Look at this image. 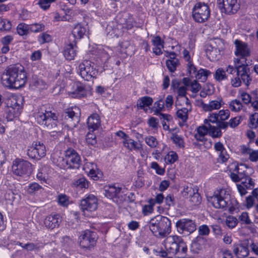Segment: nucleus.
Instances as JSON below:
<instances>
[{
    "label": "nucleus",
    "mask_w": 258,
    "mask_h": 258,
    "mask_svg": "<svg viewBox=\"0 0 258 258\" xmlns=\"http://www.w3.org/2000/svg\"><path fill=\"white\" fill-rule=\"evenodd\" d=\"M26 74L24 68L16 64L8 68L2 76V82L6 87L18 89L26 82Z\"/></svg>",
    "instance_id": "f257e3e1"
},
{
    "label": "nucleus",
    "mask_w": 258,
    "mask_h": 258,
    "mask_svg": "<svg viewBox=\"0 0 258 258\" xmlns=\"http://www.w3.org/2000/svg\"><path fill=\"white\" fill-rule=\"evenodd\" d=\"M148 226L151 232L156 236H165L171 231V221L167 217L160 215L151 219Z\"/></svg>",
    "instance_id": "f03ea898"
},
{
    "label": "nucleus",
    "mask_w": 258,
    "mask_h": 258,
    "mask_svg": "<svg viewBox=\"0 0 258 258\" xmlns=\"http://www.w3.org/2000/svg\"><path fill=\"white\" fill-rule=\"evenodd\" d=\"M166 250L170 253L175 254L178 253H185L187 246L182 238L177 235L169 236L164 240Z\"/></svg>",
    "instance_id": "7ed1b4c3"
},
{
    "label": "nucleus",
    "mask_w": 258,
    "mask_h": 258,
    "mask_svg": "<svg viewBox=\"0 0 258 258\" xmlns=\"http://www.w3.org/2000/svg\"><path fill=\"white\" fill-rule=\"evenodd\" d=\"M235 45V55L239 57L235 58L234 64L246 63V57L250 56L251 49L248 45L241 40L236 39L234 41Z\"/></svg>",
    "instance_id": "20e7f679"
},
{
    "label": "nucleus",
    "mask_w": 258,
    "mask_h": 258,
    "mask_svg": "<svg viewBox=\"0 0 258 258\" xmlns=\"http://www.w3.org/2000/svg\"><path fill=\"white\" fill-rule=\"evenodd\" d=\"M229 199V192L226 189L221 188L215 190L208 200L215 208H223L228 205Z\"/></svg>",
    "instance_id": "39448f33"
},
{
    "label": "nucleus",
    "mask_w": 258,
    "mask_h": 258,
    "mask_svg": "<svg viewBox=\"0 0 258 258\" xmlns=\"http://www.w3.org/2000/svg\"><path fill=\"white\" fill-rule=\"evenodd\" d=\"M223 46L224 43L220 39L217 38L211 40L206 46V53L208 58L211 61L218 60Z\"/></svg>",
    "instance_id": "423d86ee"
},
{
    "label": "nucleus",
    "mask_w": 258,
    "mask_h": 258,
    "mask_svg": "<svg viewBox=\"0 0 258 258\" xmlns=\"http://www.w3.org/2000/svg\"><path fill=\"white\" fill-rule=\"evenodd\" d=\"M210 16L209 6L204 3H197L192 10V17L197 22L203 23L207 21Z\"/></svg>",
    "instance_id": "0eeeda50"
},
{
    "label": "nucleus",
    "mask_w": 258,
    "mask_h": 258,
    "mask_svg": "<svg viewBox=\"0 0 258 258\" xmlns=\"http://www.w3.org/2000/svg\"><path fill=\"white\" fill-rule=\"evenodd\" d=\"M228 168L230 172V178L235 182L240 181L241 179H243L247 174V167L243 164H238L237 162H234L228 166Z\"/></svg>",
    "instance_id": "6e6552de"
},
{
    "label": "nucleus",
    "mask_w": 258,
    "mask_h": 258,
    "mask_svg": "<svg viewBox=\"0 0 258 258\" xmlns=\"http://www.w3.org/2000/svg\"><path fill=\"white\" fill-rule=\"evenodd\" d=\"M79 239L80 245L83 249L90 250L96 245V234L94 232L86 230L80 236Z\"/></svg>",
    "instance_id": "1a4fd4ad"
},
{
    "label": "nucleus",
    "mask_w": 258,
    "mask_h": 258,
    "mask_svg": "<svg viewBox=\"0 0 258 258\" xmlns=\"http://www.w3.org/2000/svg\"><path fill=\"white\" fill-rule=\"evenodd\" d=\"M79 72L81 77L87 81H92L97 74L91 62L88 60H84L79 64Z\"/></svg>",
    "instance_id": "9d476101"
},
{
    "label": "nucleus",
    "mask_w": 258,
    "mask_h": 258,
    "mask_svg": "<svg viewBox=\"0 0 258 258\" xmlns=\"http://www.w3.org/2000/svg\"><path fill=\"white\" fill-rule=\"evenodd\" d=\"M31 164L25 160L16 159L13 161L12 170L16 175L23 176L31 172Z\"/></svg>",
    "instance_id": "9b49d317"
},
{
    "label": "nucleus",
    "mask_w": 258,
    "mask_h": 258,
    "mask_svg": "<svg viewBox=\"0 0 258 258\" xmlns=\"http://www.w3.org/2000/svg\"><path fill=\"white\" fill-rule=\"evenodd\" d=\"M81 209L85 216H89L90 213L95 211L98 207V200L93 195H90L81 201Z\"/></svg>",
    "instance_id": "f8f14e48"
},
{
    "label": "nucleus",
    "mask_w": 258,
    "mask_h": 258,
    "mask_svg": "<svg viewBox=\"0 0 258 258\" xmlns=\"http://www.w3.org/2000/svg\"><path fill=\"white\" fill-rule=\"evenodd\" d=\"M39 123L46 125L49 129H53L56 126L57 117L54 113L45 111V112L39 113L37 116Z\"/></svg>",
    "instance_id": "ddd939ff"
},
{
    "label": "nucleus",
    "mask_w": 258,
    "mask_h": 258,
    "mask_svg": "<svg viewBox=\"0 0 258 258\" xmlns=\"http://www.w3.org/2000/svg\"><path fill=\"white\" fill-rule=\"evenodd\" d=\"M217 4L222 13L229 15L236 13L240 8L238 0H217Z\"/></svg>",
    "instance_id": "4468645a"
},
{
    "label": "nucleus",
    "mask_w": 258,
    "mask_h": 258,
    "mask_svg": "<svg viewBox=\"0 0 258 258\" xmlns=\"http://www.w3.org/2000/svg\"><path fill=\"white\" fill-rule=\"evenodd\" d=\"M178 232L181 234H189L196 230L195 222L188 219H182L176 223Z\"/></svg>",
    "instance_id": "2eb2a0df"
},
{
    "label": "nucleus",
    "mask_w": 258,
    "mask_h": 258,
    "mask_svg": "<svg viewBox=\"0 0 258 258\" xmlns=\"http://www.w3.org/2000/svg\"><path fill=\"white\" fill-rule=\"evenodd\" d=\"M45 154V147L43 143L39 142L33 144L27 151V155L29 157L37 160L44 157Z\"/></svg>",
    "instance_id": "dca6fc26"
},
{
    "label": "nucleus",
    "mask_w": 258,
    "mask_h": 258,
    "mask_svg": "<svg viewBox=\"0 0 258 258\" xmlns=\"http://www.w3.org/2000/svg\"><path fill=\"white\" fill-rule=\"evenodd\" d=\"M65 160L69 168H78L80 161L78 154L73 149H69L66 151Z\"/></svg>",
    "instance_id": "f3484780"
},
{
    "label": "nucleus",
    "mask_w": 258,
    "mask_h": 258,
    "mask_svg": "<svg viewBox=\"0 0 258 258\" xmlns=\"http://www.w3.org/2000/svg\"><path fill=\"white\" fill-rule=\"evenodd\" d=\"M11 102V105L8 106L7 110V118L8 120H12L14 118L18 116L21 113V105L15 99L12 100Z\"/></svg>",
    "instance_id": "a211bd4d"
},
{
    "label": "nucleus",
    "mask_w": 258,
    "mask_h": 258,
    "mask_svg": "<svg viewBox=\"0 0 258 258\" xmlns=\"http://www.w3.org/2000/svg\"><path fill=\"white\" fill-rule=\"evenodd\" d=\"M205 243V238L200 236H197L191 243V251L194 253H199L203 249Z\"/></svg>",
    "instance_id": "6ab92c4d"
},
{
    "label": "nucleus",
    "mask_w": 258,
    "mask_h": 258,
    "mask_svg": "<svg viewBox=\"0 0 258 258\" xmlns=\"http://www.w3.org/2000/svg\"><path fill=\"white\" fill-rule=\"evenodd\" d=\"M223 101L221 98H218L217 100H212L209 103H202V108L205 111H212L214 110L219 109L223 104Z\"/></svg>",
    "instance_id": "aec40b11"
},
{
    "label": "nucleus",
    "mask_w": 258,
    "mask_h": 258,
    "mask_svg": "<svg viewBox=\"0 0 258 258\" xmlns=\"http://www.w3.org/2000/svg\"><path fill=\"white\" fill-rule=\"evenodd\" d=\"M84 169L94 180H97L99 170L96 164L93 162H87L84 165Z\"/></svg>",
    "instance_id": "412c9836"
},
{
    "label": "nucleus",
    "mask_w": 258,
    "mask_h": 258,
    "mask_svg": "<svg viewBox=\"0 0 258 258\" xmlns=\"http://www.w3.org/2000/svg\"><path fill=\"white\" fill-rule=\"evenodd\" d=\"M233 248L234 253L237 256L245 257L249 254L248 246L246 243H243L234 244Z\"/></svg>",
    "instance_id": "4be33fe9"
},
{
    "label": "nucleus",
    "mask_w": 258,
    "mask_h": 258,
    "mask_svg": "<svg viewBox=\"0 0 258 258\" xmlns=\"http://www.w3.org/2000/svg\"><path fill=\"white\" fill-rule=\"evenodd\" d=\"M87 124L90 131L93 132L98 129L100 125V120L98 114L94 113L90 115L88 118Z\"/></svg>",
    "instance_id": "5701e85b"
},
{
    "label": "nucleus",
    "mask_w": 258,
    "mask_h": 258,
    "mask_svg": "<svg viewBox=\"0 0 258 258\" xmlns=\"http://www.w3.org/2000/svg\"><path fill=\"white\" fill-rule=\"evenodd\" d=\"M59 215L58 214L50 215L44 220L45 226L50 229H53L59 225Z\"/></svg>",
    "instance_id": "b1692460"
},
{
    "label": "nucleus",
    "mask_w": 258,
    "mask_h": 258,
    "mask_svg": "<svg viewBox=\"0 0 258 258\" xmlns=\"http://www.w3.org/2000/svg\"><path fill=\"white\" fill-rule=\"evenodd\" d=\"M185 99L186 100V107L182 108L180 109H178L176 113L177 117L183 122L186 121L188 118V113L191 110V108L189 101L188 98L185 97Z\"/></svg>",
    "instance_id": "393cba45"
},
{
    "label": "nucleus",
    "mask_w": 258,
    "mask_h": 258,
    "mask_svg": "<svg viewBox=\"0 0 258 258\" xmlns=\"http://www.w3.org/2000/svg\"><path fill=\"white\" fill-rule=\"evenodd\" d=\"M152 42L154 47L153 48V52L156 55H160L162 53V48L164 46V41L162 40L159 36H153Z\"/></svg>",
    "instance_id": "a878e982"
},
{
    "label": "nucleus",
    "mask_w": 258,
    "mask_h": 258,
    "mask_svg": "<svg viewBox=\"0 0 258 258\" xmlns=\"http://www.w3.org/2000/svg\"><path fill=\"white\" fill-rule=\"evenodd\" d=\"M77 46L75 44L70 43L67 45L63 50L65 58L69 60H73L76 55Z\"/></svg>",
    "instance_id": "bb28decb"
},
{
    "label": "nucleus",
    "mask_w": 258,
    "mask_h": 258,
    "mask_svg": "<svg viewBox=\"0 0 258 258\" xmlns=\"http://www.w3.org/2000/svg\"><path fill=\"white\" fill-rule=\"evenodd\" d=\"M121 188L114 185L108 186L105 190V196L108 199L113 200L114 198L119 197Z\"/></svg>",
    "instance_id": "cd10ccee"
},
{
    "label": "nucleus",
    "mask_w": 258,
    "mask_h": 258,
    "mask_svg": "<svg viewBox=\"0 0 258 258\" xmlns=\"http://www.w3.org/2000/svg\"><path fill=\"white\" fill-rule=\"evenodd\" d=\"M153 99L149 96L143 97L138 100L137 106L138 109H144L147 111V107L150 106L153 103Z\"/></svg>",
    "instance_id": "c85d7f7f"
},
{
    "label": "nucleus",
    "mask_w": 258,
    "mask_h": 258,
    "mask_svg": "<svg viewBox=\"0 0 258 258\" xmlns=\"http://www.w3.org/2000/svg\"><path fill=\"white\" fill-rule=\"evenodd\" d=\"M183 81L185 86L193 93L198 92L201 88V85L196 80L191 81L188 79L184 78Z\"/></svg>",
    "instance_id": "c756f323"
},
{
    "label": "nucleus",
    "mask_w": 258,
    "mask_h": 258,
    "mask_svg": "<svg viewBox=\"0 0 258 258\" xmlns=\"http://www.w3.org/2000/svg\"><path fill=\"white\" fill-rule=\"evenodd\" d=\"M75 91L70 93V95L74 98H81L87 95V92L84 87L80 84H76Z\"/></svg>",
    "instance_id": "7c9ffc66"
},
{
    "label": "nucleus",
    "mask_w": 258,
    "mask_h": 258,
    "mask_svg": "<svg viewBox=\"0 0 258 258\" xmlns=\"http://www.w3.org/2000/svg\"><path fill=\"white\" fill-rule=\"evenodd\" d=\"M123 144L125 147L130 150L140 149L141 144L137 143L128 137L125 140H123Z\"/></svg>",
    "instance_id": "2f4dec72"
},
{
    "label": "nucleus",
    "mask_w": 258,
    "mask_h": 258,
    "mask_svg": "<svg viewBox=\"0 0 258 258\" xmlns=\"http://www.w3.org/2000/svg\"><path fill=\"white\" fill-rule=\"evenodd\" d=\"M86 28L80 24L76 25L72 30V34L76 39H81L85 35Z\"/></svg>",
    "instance_id": "473e14b6"
},
{
    "label": "nucleus",
    "mask_w": 258,
    "mask_h": 258,
    "mask_svg": "<svg viewBox=\"0 0 258 258\" xmlns=\"http://www.w3.org/2000/svg\"><path fill=\"white\" fill-rule=\"evenodd\" d=\"M237 75L239 78L249 73V69L247 68V64H235Z\"/></svg>",
    "instance_id": "72a5a7b5"
},
{
    "label": "nucleus",
    "mask_w": 258,
    "mask_h": 258,
    "mask_svg": "<svg viewBox=\"0 0 258 258\" xmlns=\"http://www.w3.org/2000/svg\"><path fill=\"white\" fill-rule=\"evenodd\" d=\"M42 190H43V188L36 182L30 183L26 187L27 193L30 195L35 194L37 192Z\"/></svg>",
    "instance_id": "f704fd0d"
},
{
    "label": "nucleus",
    "mask_w": 258,
    "mask_h": 258,
    "mask_svg": "<svg viewBox=\"0 0 258 258\" xmlns=\"http://www.w3.org/2000/svg\"><path fill=\"white\" fill-rule=\"evenodd\" d=\"M57 201L59 205L67 207L70 204L69 197L62 194H59L57 196Z\"/></svg>",
    "instance_id": "c9c22d12"
},
{
    "label": "nucleus",
    "mask_w": 258,
    "mask_h": 258,
    "mask_svg": "<svg viewBox=\"0 0 258 258\" xmlns=\"http://www.w3.org/2000/svg\"><path fill=\"white\" fill-rule=\"evenodd\" d=\"M215 80L218 82H221L227 78V76L225 71L222 68H218L216 70L214 74Z\"/></svg>",
    "instance_id": "e433bc0d"
},
{
    "label": "nucleus",
    "mask_w": 258,
    "mask_h": 258,
    "mask_svg": "<svg viewBox=\"0 0 258 258\" xmlns=\"http://www.w3.org/2000/svg\"><path fill=\"white\" fill-rule=\"evenodd\" d=\"M171 139L175 145L179 148L184 147V141L182 137L177 134H172Z\"/></svg>",
    "instance_id": "4c0bfd02"
},
{
    "label": "nucleus",
    "mask_w": 258,
    "mask_h": 258,
    "mask_svg": "<svg viewBox=\"0 0 258 258\" xmlns=\"http://www.w3.org/2000/svg\"><path fill=\"white\" fill-rule=\"evenodd\" d=\"M248 124L251 128H256L258 127V113L250 115Z\"/></svg>",
    "instance_id": "58836bf2"
},
{
    "label": "nucleus",
    "mask_w": 258,
    "mask_h": 258,
    "mask_svg": "<svg viewBox=\"0 0 258 258\" xmlns=\"http://www.w3.org/2000/svg\"><path fill=\"white\" fill-rule=\"evenodd\" d=\"M17 33L21 36L26 35L29 33L30 31L29 25L24 24H19L17 28Z\"/></svg>",
    "instance_id": "ea45409f"
},
{
    "label": "nucleus",
    "mask_w": 258,
    "mask_h": 258,
    "mask_svg": "<svg viewBox=\"0 0 258 258\" xmlns=\"http://www.w3.org/2000/svg\"><path fill=\"white\" fill-rule=\"evenodd\" d=\"M242 105L240 100L235 99L231 101L229 104V108L232 111H239L242 108Z\"/></svg>",
    "instance_id": "a19ab883"
},
{
    "label": "nucleus",
    "mask_w": 258,
    "mask_h": 258,
    "mask_svg": "<svg viewBox=\"0 0 258 258\" xmlns=\"http://www.w3.org/2000/svg\"><path fill=\"white\" fill-rule=\"evenodd\" d=\"M198 191L197 187H192V186H186L184 187L182 194L184 197H190L195 192Z\"/></svg>",
    "instance_id": "79ce46f5"
},
{
    "label": "nucleus",
    "mask_w": 258,
    "mask_h": 258,
    "mask_svg": "<svg viewBox=\"0 0 258 258\" xmlns=\"http://www.w3.org/2000/svg\"><path fill=\"white\" fill-rule=\"evenodd\" d=\"M211 74V72L206 69H200L196 76V78L200 80L202 82H205L207 80L208 76Z\"/></svg>",
    "instance_id": "37998d69"
},
{
    "label": "nucleus",
    "mask_w": 258,
    "mask_h": 258,
    "mask_svg": "<svg viewBox=\"0 0 258 258\" xmlns=\"http://www.w3.org/2000/svg\"><path fill=\"white\" fill-rule=\"evenodd\" d=\"M178 159L177 154L173 152H169L165 157V161L167 164H172Z\"/></svg>",
    "instance_id": "c03bdc74"
},
{
    "label": "nucleus",
    "mask_w": 258,
    "mask_h": 258,
    "mask_svg": "<svg viewBox=\"0 0 258 258\" xmlns=\"http://www.w3.org/2000/svg\"><path fill=\"white\" fill-rule=\"evenodd\" d=\"M166 66L171 72H174L179 64V61L177 59H168L166 62Z\"/></svg>",
    "instance_id": "a18cd8bd"
},
{
    "label": "nucleus",
    "mask_w": 258,
    "mask_h": 258,
    "mask_svg": "<svg viewBox=\"0 0 258 258\" xmlns=\"http://www.w3.org/2000/svg\"><path fill=\"white\" fill-rule=\"evenodd\" d=\"M164 103L162 99H160L154 103V112L156 115L160 114L161 111L164 109Z\"/></svg>",
    "instance_id": "49530a36"
},
{
    "label": "nucleus",
    "mask_w": 258,
    "mask_h": 258,
    "mask_svg": "<svg viewBox=\"0 0 258 258\" xmlns=\"http://www.w3.org/2000/svg\"><path fill=\"white\" fill-rule=\"evenodd\" d=\"M65 118H66L67 120H69L68 121H75V122L73 125L74 126H76V122H78V116L76 115L74 111L72 110H69L67 112L65 113Z\"/></svg>",
    "instance_id": "de8ad7c7"
},
{
    "label": "nucleus",
    "mask_w": 258,
    "mask_h": 258,
    "mask_svg": "<svg viewBox=\"0 0 258 258\" xmlns=\"http://www.w3.org/2000/svg\"><path fill=\"white\" fill-rule=\"evenodd\" d=\"M241 184L244 186L246 188H251L254 186V182L250 178L248 174L246 175V176L243 177V179H241L240 180Z\"/></svg>",
    "instance_id": "09e8293b"
},
{
    "label": "nucleus",
    "mask_w": 258,
    "mask_h": 258,
    "mask_svg": "<svg viewBox=\"0 0 258 258\" xmlns=\"http://www.w3.org/2000/svg\"><path fill=\"white\" fill-rule=\"evenodd\" d=\"M208 127L210 135L213 138L220 137L221 136L220 130L215 126H212L208 124Z\"/></svg>",
    "instance_id": "8fccbe9b"
},
{
    "label": "nucleus",
    "mask_w": 258,
    "mask_h": 258,
    "mask_svg": "<svg viewBox=\"0 0 258 258\" xmlns=\"http://www.w3.org/2000/svg\"><path fill=\"white\" fill-rule=\"evenodd\" d=\"M146 143L151 148H156L158 145V142L153 136H148L145 139Z\"/></svg>",
    "instance_id": "3c124183"
},
{
    "label": "nucleus",
    "mask_w": 258,
    "mask_h": 258,
    "mask_svg": "<svg viewBox=\"0 0 258 258\" xmlns=\"http://www.w3.org/2000/svg\"><path fill=\"white\" fill-rule=\"evenodd\" d=\"M226 225L230 229L233 228L237 224V219L233 216H228L226 219Z\"/></svg>",
    "instance_id": "603ef678"
},
{
    "label": "nucleus",
    "mask_w": 258,
    "mask_h": 258,
    "mask_svg": "<svg viewBox=\"0 0 258 258\" xmlns=\"http://www.w3.org/2000/svg\"><path fill=\"white\" fill-rule=\"evenodd\" d=\"M239 221L242 224H249L251 221L247 212H242L238 217Z\"/></svg>",
    "instance_id": "864d4df0"
},
{
    "label": "nucleus",
    "mask_w": 258,
    "mask_h": 258,
    "mask_svg": "<svg viewBox=\"0 0 258 258\" xmlns=\"http://www.w3.org/2000/svg\"><path fill=\"white\" fill-rule=\"evenodd\" d=\"M190 198V203L194 206L199 205L202 201V198L200 197L198 191L193 194Z\"/></svg>",
    "instance_id": "5fc2aeb1"
},
{
    "label": "nucleus",
    "mask_w": 258,
    "mask_h": 258,
    "mask_svg": "<svg viewBox=\"0 0 258 258\" xmlns=\"http://www.w3.org/2000/svg\"><path fill=\"white\" fill-rule=\"evenodd\" d=\"M219 121L227 120L230 116V111L228 109L221 110L217 113Z\"/></svg>",
    "instance_id": "6e6d98bb"
},
{
    "label": "nucleus",
    "mask_w": 258,
    "mask_h": 258,
    "mask_svg": "<svg viewBox=\"0 0 258 258\" xmlns=\"http://www.w3.org/2000/svg\"><path fill=\"white\" fill-rule=\"evenodd\" d=\"M210 232V230L209 227L206 225H202L199 227L198 232L199 236H208Z\"/></svg>",
    "instance_id": "4d7b16f0"
},
{
    "label": "nucleus",
    "mask_w": 258,
    "mask_h": 258,
    "mask_svg": "<svg viewBox=\"0 0 258 258\" xmlns=\"http://www.w3.org/2000/svg\"><path fill=\"white\" fill-rule=\"evenodd\" d=\"M30 31L33 32L42 31L44 29V26L41 24H33L29 25Z\"/></svg>",
    "instance_id": "13d9d810"
},
{
    "label": "nucleus",
    "mask_w": 258,
    "mask_h": 258,
    "mask_svg": "<svg viewBox=\"0 0 258 258\" xmlns=\"http://www.w3.org/2000/svg\"><path fill=\"white\" fill-rule=\"evenodd\" d=\"M86 140L89 145H94L97 143L96 136L92 133H88L87 134Z\"/></svg>",
    "instance_id": "bf43d9fd"
},
{
    "label": "nucleus",
    "mask_w": 258,
    "mask_h": 258,
    "mask_svg": "<svg viewBox=\"0 0 258 258\" xmlns=\"http://www.w3.org/2000/svg\"><path fill=\"white\" fill-rule=\"evenodd\" d=\"M164 199V197L162 194H158L154 199H150L149 202V204H153L154 205L156 203L160 204L163 202Z\"/></svg>",
    "instance_id": "052dcab7"
},
{
    "label": "nucleus",
    "mask_w": 258,
    "mask_h": 258,
    "mask_svg": "<svg viewBox=\"0 0 258 258\" xmlns=\"http://www.w3.org/2000/svg\"><path fill=\"white\" fill-rule=\"evenodd\" d=\"M242 121V118L240 116L231 118L229 121V125L230 127L234 128L237 126Z\"/></svg>",
    "instance_id": "680f3d73"
},
{
    "label": "nucleus",
    "mask_w": 258,
    "mask_h": 258,
    "mask_svg": "<svg viewBox=\"0 0 258 258\" xmlns=\"http://www.w3.org/2000/svg\"><path fill=\"white\" fill-rule=\"evenodd\" d=\"M151 168L155 170L156 172L159 175H163L165 173V169L159 166L156 162H153L151 165Z\"/></svg>",
    "instance_id": "e2e57ef3"
},
{
    "label": "nucleus",
    "mask_w": 258,
    "mask_h": 258,
    "mask_svg": "<svg viewBox=\"0 0 258 258\" xmlns=\"http://www.w3.org/2000/svg\"><path fill=\"white\" fill-rule=\"evenodd\" d=\"M219 121L217 113H212L209 114L208 118L205 119V122L206 123L208 122L212 123H217Z\"/></svg>",
    "instance_id": "0e129e2a"
},
{
    "label": "nucleus",
    "mask_w": 258,
    "mask_h": 258,
    "mask_svg": "<svg viewBox=\"0 0 258 258\" xmlns=\"http://www.w3.org/2000/svg\"><path fill=\"white\" fill-rule=\"evenodd\" d=\"M229 158V156L227 154L226 150L223 151L222 152L219 153V157L218 158V160L219 162L224 163L226 162L228 159Z\"/></svg>",
    "instance_id": "69168bd1"
},
{
    "label": "nucleus",
    "mask_w": 258,
    "mask_h": 258,
    "mask_svg": "<svg viewBox=\"0 0 258 258\" xmlns=\"http://www.w3.org/2000/svg\"><path fill=\"white\" fill-rule=\"evenodd\" d=\"M240 98L244 103L247 104L251 103V96L250 95L245 92H241L240 93Z\"/></svg>",
    "instance_id": "338daca9"
},
{
    "label": "nucleus",
    "mask_w": 258,
    "mask_h": 258,
    "mask_svg": "<svg viewBox=\"0 0 258 258\" xmlns=\"http://www.w3.org/2000/svg\"><path fill=\"white\" fill-rule=\"evenodd\" d=\"M249 159L252 162L258 160V151L252 150L249 154Z\"/></svg>",
    "instance_id": "774afa93"
}]
</instances>
